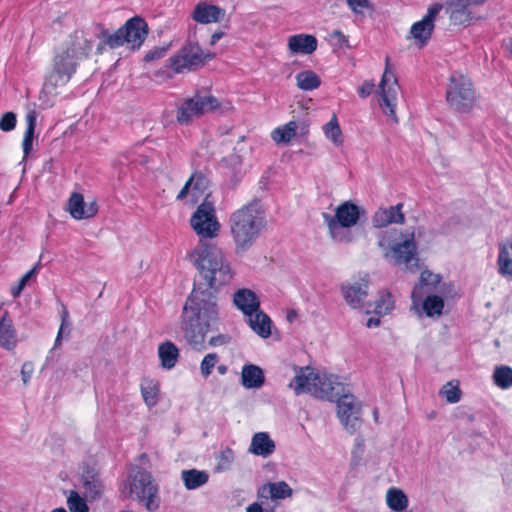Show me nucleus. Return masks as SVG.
<instances>
[{
    "instance_id": "obj_1",
    "label": "nucleus",
    "mask_w": 512,
    "mask_h": 512,
    "mask_svg": "<svg viewBox=\"0 0 512 512\" xmlns=\"http://www.w3.org/2000/svg\"><path fill=\"white\" fill-rule=\"evenodd\" d=\"M190 260L205 284L194 283L183 307L181 328L187 343L203 351L206 335L218 321V289L232 280L234 272L223 251L214 244H199L190 253Z\"/></svg>"
},
{
    "instance_id": "obj_2",
    "label": "nucleus",
    "mask_w": 512,
    "mask_h": 512,
    "mask_svg": "<svg viewBox=\"0 0 512 512\" xmlns=\"http://www.w3.org/2000/svg\"><path fill=\"white\" fill-rule=\"evenodd\" d=\"M92 50V42L83 34L75 33L73 37L55 51L52 69L46 75L44 90L55 93L58 87L65 86L76 73L80 61Z\"/></svg>"
},
{
    "instance_id": "obj_3",
    "label": "nucleus",
    "mask_w": 512,
    "mask_h": 512,
    "mask_svg": "<svg viewBox=\"0 0 512 512\" xmlns=\"http://www.w3.org/2000/svg\"><path fill=\"white\" fill-rule=\"evenodd\" d=\"M266 225V212L260 200L254 199L233 211L229 216L228 226L235 252H247L256 243Z\"/></svg>"
},
{
    "instance_id": "obj_4",
    "label": "nucleus",
    "mask_w": 512,
    "mask_h": 512,
    "mask_svg": "<svg viewBox=\"0 0 512 512\" xmlns=\"http://www.w3.org/2000/svg\"><path fill=\"white\" fill-rule=\"evenodd\" d=\"M377 242L385 259L395 265H405L409 270L418 267V247L414 231L386 229L378 233Z\"/></svg>"
},
{
    "instance_id": "obj_5",
    "label": "nucleus",
    "mask_w": 512,
    "mask_h": 512,
    "mask_svg": "<svg viewBox=\"0 0 512 512\" xmlns=\"http://www.w3.org/2000/svg\"><path fill=\"white\" fill-rule=\"evenodd\" d=\"M295 371L289 387L296 395L308 393L319 399L335 401L346 390L338 376L315 372L309 366L298 367Z\"/></svg>"
},
{
    "instance_id": "obj_6",
    "label": "nucleus",
    "mask_w": 512,
    "mask_h": 512,
    "mask_svg": "<svg viewBox=\"0 0 512 512\" xmlns=\"http://www.w3.org/2000/svg\"><path fill=\"white\" fill-rule=\"evenodd\" d=\"M209 194L197 206L190 218V226L200 238V243H206L219 235L221 224L217 218L214 203L209 201Z\"/></svg>"
},
{
    "instance_id": "obj_7",
    "label": "nucleus",
    "mask_w": 512,
    "mask_h": 512,
    "mask_svg": "<svg viewBox=\"0 0 512 512\" xmlns=\"http://www.w3.org/2000/svg\"><path fill=\"white\" fill-rule=\"evenodd\" d=\"M475 99L471 80L461 73H452L446 90V100L450 107L457 112L468 113L473 108Z\"/></svg>"
},
{
    "instance_id": "obj_8",
    "label": "nucleus",
    "mask_w": 512,
    "mask_h": 512,
    "mask_svg": "<svg viewBox=\"0 0 512 512\" xmlns=\"http://www.w3.org/2000/svg\"><path fill=\"white\" fill-rule=\"evenodd\" d=\"M130 493L142 501L149 511L159 507L157 487L152 483L151 474L143 469H137L129 476Z\"/></svg>"
},
{
    "instance_id": "obj_9",
    "label": "nucleus",
    "mask_w": 512,
    "mask_h": 512,
    "mask_svg": "<svg viewBox=\"0 0 512 512\" xmlns=\"http://www.w3.org/2000/svg\"><path fill=\"white\" fill-rule=\"evenodd\" d=\"M219 106L213 96L196 95L186 99L177 109V121L181 125L189 124L194 118L200 117L208 111H213Z\"/></svg>"
},
{
    "instance_id": "obj_10",
    "label": "nucleus",
    "mask_w": 512,
    "mask_h": 512,
    "mask_svg": "<svg viewBox=\"0 0 512 512\" xmlns=\"http://www.w3.org/2000/svg\"><path fill=\"white\" fill-rule=\"evenodd\" d=\"M337 416L344 428L353 434L360 426L361 405L356 397L346 390L335 400Z\"/></svg>"
},
{
    "instance_id": "obj_11",
    "label": "nucleus",
    "mask_w": 512,
    "mask_h": 512,
    "mask_svg": "<svg viewBox=\"0 0 512 512\" xmlns=\"http://www.w3.org/2000/svg\"><path fill=\"white\" fill-rule=\"evenodd\" d=\"M204 60L201 47L198 44L189 43L167 60V67L179 74L201 65Z\"/></svg>"
},
{
    "instance_id": "obj_12",
    "label": "nucleus",
    "mask_w": 512,
    "mask_h": 512,
    "mask_svg": "<svg viewBox=\"0 0 512 512\" xmlns=\"http://www.w3.org/2000/svg\"><path fill=\"white\" fill-rule=\"evenodd\" d=\"M389 58H386V69L379 83L381 96L380 106L389 116H395V107L397 102V79L393 72L388 70Z\"/></svg>"
},
{
    "instance_id": "obj_13",
    "label": "nucleus",
    "mask_w": 512,
    "mask_h": 512,
    "mask_svg": "<svg viewBox=\"0 0 512 512\" xmlns=\"http://www.w3.org/2000/svg\"><path fill=\"white\" fill-rule=\"evenodd\" d=\"M443 7L444 5L441 3L429 6L425 16L411 26L410 34L421 46L425 45L431 38L435 27V19Z\"/></svg>"
},
{
    "instance_id": "obj_14",
    "label": "nucleus",
    "mask_w": 512,
    "mask_h": 512,
    "mask_svg": "<svg viewBox=\"0 0 512 512\" xmlns=\"http://www.w3.org/2000/svg\"><path fill=\"white\" fill-rule=\"evenodd\" d=\"M486 0H447L446 13L453 25L466 26L473 18L471 7L481 5Z\"/></svg>"
},
{
    "instance_id": "obj_15",
    "label": "nucleus",
    "mask_w": 512,
    "mask_h": 512,
    "mask_svg": "<svg viewBox=\"0 0 512 512\" xmlns=\"http://www.w3.org/2000/svg\"><path fill=\"white\" fill-rule=\"evenodd\" d=\"M365 214L364 208L352 201H345L337 206L334 216H330L326 213L323 215L325 219L337 222L340 226H348L351 228L355 226Z\"/></svg>"
},
{
    "instance_id": "obj_16",
    "label": "nucleus",
    "mask_w": 512,
    "mask_h": 512,
    "mask_svg": "<svg viewBox=\"0 0 512 512\" xmlns=\"http://www.w3.org/2000/svg\"><path fill=\"white\" fill-rule=\"evenodd\" d=\"M341 292L351 308H362L368 295V280L363 278L345 281L341 285Z\"/></svg>"
},
{
    "instance_id": "obj_17",
    "label": "nucleus",
    "mask_w": 512,
    "mask_h": 512,
    "mask_svg": "<svg viewBox=\"0 0 512 512\" xmlns=\"http://www.w3.org/2000/svg\"><path fill=\"white\" fill-rule=\"evenodd\" d=\"M122 27L127 38V44L133 49L140 48L148 35L146 21L139 16H134Z\"/></svg>"
},
{
    "instance_id": "obj_18",
    "label": "nucleus",
    "mask_w": 512,
    "mask_h": 512,
    "mask_svg": "<svg viewBox=\"0 0 512 512\" xmlns=\"http://www.w3.org/2000/svg\"><path fill=\"white\" fill-rule=\"evenodd\" d=\"M403 203L387 208H379L372 216V225L375 228H384L391 224H403L405 215L402 211Z\"/></svg>"
},
{
    "instance_id": "obj_19",
    "label": "nucleus",
    "mask_w": 512,
    "mask_h": 512,
    "mask_svg": "<svg viewBox=\"0 0 512 512\" xmlns=\"http://www.w3.org/2000/svg\"><path fill=\"white\" fill-rule=\"evenodd\" d=\"M208 186L209 179L201 172H194L178 193L177 199L183 200L190 193L193 201L196 202L199 197L207 196Z\"/></svg>"
},
{
    "instance_id": "obj_20",
    "label": "nucleus",
    "mask_w": 512,
    "mask_h": 512,
    "mask_svg": "<svg viewBox=\"0 0 512 512\" xmlns=\"http://www.w3.org/2000/svg\"><path fill=\"white\" fill-rule=\"evenodd\" d=\"M233 304L246 317L260 310V300L256 293L248 288H241L233 294Z\"/></svg>"
},
{
    "instance_id": "obj_21",
    "label": "nucleus",
    "mask_w": 512,
    "mask_h": 512,
    "mask_svg": "<svg viewBox=\"0 0 512 512\" xmlns=\"http://www.w3.org/2000/svg\"><path fill=\"white\" fill-rule=\"evenodd\" d=\"M225 14V11L213 4L200 1L194 7L192 19L200 24H210L218 22Z\"/></svg>"
},
{
    "instance_id": "obj_22",
    "label": "nucleus",
    "mask_w": 512,
    "mask_h": 512,
    "mask_svg": "<svg viewBox=\"0 0 512 512\" xmlns=\"http://www.w3.org/2000/svg\"><path fill=\"white\" fill-rule=\"evenodd\" d=\"M288 49L292 54L309 55L316 51L318 41L311 34H295L288 38Z\"/></svg>"
},
{
    "instance_id": "obj_23",
    "label": "nucleus",
    "mask_w": 512,
    "mask_h": 512,
    "mask_svg": "<svg viewBox=\"0 0 512 512\" xmlns=\"http://www.w3.org/2000/svg\"><path fill=\"white\" fill-rule=\"evenodd\" d=\"M275 442L267 432H257L252 436L248 451L256 456L267 458L274 453Z\"/></svg>"
},
{
    "instance_id": "obj_24",
    "label": "nucleus",
    "mask_w": 512,
    "mask_h": 512,
    "mask_svg": "<svg viewBox=\"0 0 512 512\" xmlns=\"http://www.w3.org/2000/svg\"><path fill=\"white\" fill-rule=\"evenodd\" d=\"M17 345V332L8 311H4L0 317V347L13 350Z\"/></svg>"
},
{
    "instance_id": "obj_25",
    "label": "nucleus",
    "mask_w": 512,
    "mask_h": 512,
    "mask_svg": "<svg viewBox=\"0 0 512 512\" xmlns=\"http://www.w3.org/2000/svg\"><path fill=\"white\" fill-rule=\"evenodd\" d=\"M265 383L262 368L255 364H245L241 371V384L246 389H259Z\"/></svg>"
},
{
    "instance_id": "obj_26",
    "label": "nucleus",
    "mask_w": 512,
    "mask_h": 512,
    "mask_svg": "<svg viewBox=\"0 0 512 512\" xmlns=\"http://www.w3.org/2000/svg\"><path fill=\"white\" fill-rule=\"evenodd\" d=\"M497 270L502 277L512 280V241H506L499 245Z\"/></svg>"
},
{
    "instance_id": "obj_27",
    "label": "nucleus",
    "mask_w": 512,
    "mask_h": 512,
    "mask_svg": "<svg viewBox=\"0 0 512 512\" xmlns=\"http://www.w3.org/2000/svg\"><path fill=\"white\" fill-rule=\"evenodd\" d=\"M250 328L261 338H268L271 335L272 321L261 309L246 316Z\"/></svg>"
},
{
    "instance_id": "obj_28",
    "label": "nucleus",
    "mask_w": 512,
    "mask_h": 512,
    "mask_svg": "<svg viewBox=\"0 0 512 512\" xmlns=\"http://www.w3.org/2000/svg\"><path fill=\"white\" fill-rule=\"evenodd\" d=\"M179 349L172 341H165L158 346V357L163 369H173L179 358Z\"/></svg>"
},
{
    "instance_id": "obj_29",
    "label": "nucleus",
    "mask_w": 512,
    "mask_h": 512,
    "mask_svg": "<svg viewBox=\"0 0 512 512\" xmlns=\"http://www.w3.org/2000/svg\"><path fill=\"white\" fill-rule=\"evenodd\" d=\"M25 120L26 130L22 141L23 160H25L29 156L33 147V141L36 137L35 129L37 123V112L35 110H30L26 114Z\"/></svg>"
},
{
    "instance_id": "obj_30",
    "label": "nucleus",
    "mask_w": 512,
    "mask_h": 512,
    "mask_svg": "<svg viewBox=\"0 0 512 512\" xmlns=\"http://www.w3.org/2000/svg\"><path fill=\"white\" fill-rule=\"evenodd\" d=\"M181 479L187 490H195L208 482L209 474L204 470L188 469L181 472Z\"/></svg>"
},
{
    "instance_id": "obj_31",
    "label": "nucleus",
    "mask_w": 512,
    "mask_h": 512,
    "mask_svg": "<svg viewBox=\"0 0 512 512\" xmlns=\"http://www.w3.org/2000/svg\"><path fill=\"white\" fill-rule=\"evenodd\" d=\"M82 482L86 494H88L92 499H96L100 496L102 483L93 468H87L83 471Z\"/></svg>"
},
{
    "instance_id": "obj_32",
    "label": "nucleus",
    "mask_w": 512,
    "mask_h": 512,
    "mask_svg": "<svg viewBox=\"0 0 512 512\" xmlns=\"http://www.w3.org/2000/svg\"><path fill=\"white\" fill-rule=\"evenodd\" d=\"M141 395L148 407H153L158 402L160 385L154 379H143L140 384Z\"/></svg>"
},
{
    "instance_id": "obj_33",
    "label": "nucleus",
    "mask_w": 512,
    "mask_h": 512,
    "mask_svg": "<svg viewBox=\"0 0 512 512\" xmlns=\"http://www.w3.org/2000/svg\"><path fill=\"white\" fill-rule=\"evenodd\" d=\"M295 80L297 87L302 91H313L321 85V78L312 70L298 72Z\"/></svg>"
},
{
    "instance_id": "obj_34",
    "label": "nucleus",
    "mask_w": 512,
    "mask_h": 512,
    "mask_svg": "<svg viewBox=\"0 0 512 512\" xmlns=\"http://www.w3.org/2000/svg\"><path fill=\"white\" fill-rule=\"evenodd\" d=\"M420 304L427 317H439L443 313L444 299L439 295H427Z\"/></svg>"
},
{
    "instance_id": "obj_35",
    "label": "nucleus",
    "mask_w": 512,
    "mask_h": 512,
    "mask_svg": "<svg viewBox=\"0 0 512 512\" xmlns=\"http://www.w3.org/2000/svg\"><path fill=\"white\" fill-rule=\"evenodd\" d=\"M297 129L298 123L291 120L288 123L275 128L271 133V137L276 143L287 144L296 136Z\"/></svg>"
},
{
    "instance_id": "obj_36",
    "label": "nucleus",
    "mask_w": 512,
    "mask_h": 512,
    "mask_svg": "<svg viewBox=\"0 0 512 512\" xmlns=\"http://www.w3.org/2000/svg\"><path fill=\"white\" fill-rule=\"evenodd\" d=\"M386 502L388 507L395 512H404L408 506L406 494L398 488H390L387 491Z\"/></svg>"
},
{
    "instance_id": "obj_37",
    "label": "nucleus",
    "mask_w": 512,
    "mask_h": 512,
    "mask_svg": "<svg viewBox=\"0 0 512 512\" xmlns=\"http://www.w3.org/2000/svg\"><path fill=\"white\" fill-rule=\"evenodd\" d=\"M331 238L339 243H350L353 241V235L348 226H340L337 222L325 219Z\"/></svg>"
},
{
    "instance_id": "obj_38",
    "label": "nucleus",
    "mask_w": 512,
    "mask_h": 512,
    "mask_svg": "<svg viewBox=\"0 0 512 512\" xmlns=\"http://www.w3.org/2000/svg\"><path fill=\"white\" fill-rule=\"evenodd\" d=\"M323 133L334 145L340 146L343 144V134L340 128L338 118L334 114L331 119L322 127Z\"/></svg>"
},
{
    "instance_id": "obj_39",
    "label": "nucleus",
    "mask_w": 512,
    "mask_h": 512,
    "mask_svg": "<svg viewBox=\"0 0 512 512\" xmlns=\"http://www.w3.org/2000/svg\"><path fill=\"white\" fill-rule=\"evenodd\" d=\"M494 384L503 389L507 390L512 387V368L506 365H501L495 368L493 372Z\"/></svg>"
},
{
    "instance_id": "obj_40",
    "label": "nucleus",
    "mask_w": 512,
    "mask_h": 512,
    "mask_svg": "<svg viewBox=\"0 0 512 512\" xmlns=\"http://www.w3.org/2000/svg\"><path fill=\"white\" fill-rule=\"evenodd\" d=\"M101 38L103 42L112 49L121 47L127 43V38L125 36L123 27L119 28L113 33H110L107 29H104L101 32Z\"/></svg>"
},
{
    "instance_id": "obj_41",
    "label": "nucleus",
    "mask_w": 512,
    "mask_h": 512,
    "mask_svg": "<svg viewBox=\"0 0 512 512\" xmlns=\"http://www.w3.org/2000/svg\"><path fill=\"white\" fill-rule=\"evenodd\" d=\"M85 201L82 194L74 192L69 198L68 209L74 219L82 220L84 215Z\"/></svg>"
},
{
    "instance_id": "obj_42",
    "label": "nucleus",
    "mask_w": 512,
    "mask_h": 512,
    "mask_svg": "<svg viewBox=\"0 0 512 512\" xmlns=\"http://www.w3.org/2000/svg\"><path fill=\"white\" fill-rule=\"evenodd\" d=\"M40 267V264L37 263L33 268H31L29 271H27L18 281L17 284L12 285L10 288V294L15 299L18 298L28 282L36 277L37 271Z\"/></svg>"
},
{
    "instance_id": "obj_43",
    "label": "nucleus",
    "mask_w": 512,
    "mask_h": 512,
    "mask_svg": "<svg viewBox=\"0 0 512 512\" xmlns=\"http://www.w3.org/2000/svg\"><path fill=\"white\" fill-rule=\"evenodd\" d=\"M267 487L270 497L274 500L285 499L292 495V489L285 481L269 483Z\"/></svg>"
},
{
    "instance_id": "obj_44",
    "label": "nucleus",
    "mask_w": 512,
    "mask_h": 512,
    "mask_svg": "<svg viewBox=\"0 0 512 512\" xmlns=\"http://www.w3.org/2000/svg\"><path fill=\"white\" fill-rule=\"evenodd\" d=\"M67 506L71 512H89L86 500L74 490L69 492Z\"/></svg>"
},
{
    "instance_id": "obj_45",
    "label": "nucleus",
    "mask_w": 512,
    "mask_h": 512,
    "mask_svg": "<svg viewBox=\"0 0 512 512\" xmlns=\"http://www.w3.org/2000/svg\"><path fill=\"white\" fill-rule=\"evenodd\" d=\"M219 362V356L216 353H208L200 363V372L204 378L211 375L216 364Z\"/></svg>"
},
{
    "instance_id": "obj_46",
    "label": "nucleus",
    "mask_w": 512,
    "mask_h": 512,
    "mask_svg": "<svg viewBox=\"0 0 512 512\" xmlns=\"http://www.w3.org/2000/svg\"><path fill=\"white\" fill-rule=\"evenodd\" d=\"M235 455L234 451L230 448H226L223 451H221L219 457H218V463L216 466V471L223 472L230 469L233 461H234Z\"/></svg>"
},
{
    "instance_id": "obj_47",
    "label": "nucleus",
    "mask_w": 512,
    "mask_h": 512,
    "mask_svg": "<svg viewBox=\"0 0 512 512\" xmlns=\"http://www.w3.org/2000/svg\"><path fill=\"white\" fill-rule=\"evenodd\" d=\"M394 308V301L389 293H383L380 298L376 301L374 308L377 314H388Z\"/></svg>"
},
{
    "instance_id": "obj_48",
    "label": "nucleus",
    "mask_w": 512,
    "mask_h": 512,
    "mask_svg": "<svg viewBox=\"0 0 512 512\" xmlns=\"http://www.w3.org/2000/svg\"><path fill=\"white\" fill-rule=\"evenodd\" d=\"M126 159L132 164L146 165L148 163V156L143 154V146L139 145L133 150L129 151Z\"/></svg>"
},
{
    "instance_id": "obj_49",
    "label": "nucleus",
    "mask_w": 512,
    "mask_h": 512,
    "mask_svg": "<svg viewBox=\"0 0 512 512\" xmlns=\"http://www.w3.org/2000/svg\"><path fill=\"white\" fill-rule=\"evenodd\" d=\"M420 281L415 284L411 292L412 307L417 309L424 299V295L429 291Z\"/></svg>"
},
{
    "instance_id": "obj_50",
    "label": "nucleus",
    "mask_w": 512,
    "mask_h": 512,
    "mask_svg": "<svg viewBox=\"0 0 512 512\" xmlns=\"http://www.w3.org/2000/svg\"><path fill=\"white\" fill-rule=\"evenodd\" d=\"M17 117L14 112H5L0 117V130L3 132H10L16 127Z\"/></svg>"
},
{
    "instance_id": "obj_51",
    "label": "nucleus",
    "mask_w": 512,
    "mask_h": 512,
    "mask_svg": "<svg viewBox=\"0 0 512 512\" xmlns=\"http://www.w3.org/2000/svg\"><path fill=\"white\" fill-rule=\"evenodd\" d=\"M448 403L454 404L460 401L461 390L458 386H452L450 383L445 385L441 390Z\"/></svg>"
},
{
    "instance_id": "obj_52",
    "label": "nucleus",
    "mask_w": 512,
    "mask_h": 512,
    "mask_svg": "<svg viewBox=\"0 0 512 512\" xmlns=\"http://www.w3.org/2000/svg\"><path fill=\"white\" fill-rule=\"evenodd\" d=\"M419 281L429 289L434 288L440 281L441 277L429 270H423L420 274Z\"/></svg>"
},
{
    "instance_id": "obj_53",
    "label": "nucleus",
    "mask_w": 512,
    "mask_h": 512,
    "mask_svg": "<svg viewBox=\"0 0 512 512\" xmlns=\"http://www.w3.org/2000/svg\"><path fill=\"white\" fill-rule=\"evenodd\" d=\"M346 3L355 15H363L364 10L371 7L369 0H346Z\"/></svg>"
},
{
    "instance_id": "obj_54",
    "label": "nucleus",
    "mask_w": 512,
    "mask_h": 512,
    "mask_svg": "<svg viewBox=\"0 0 512 512\" xmlns=\"http://www.w3.org/2000/svg\"><path fill=\"white\" fill-rule=\"evenodd\" d=\"M364 452V440L361 437H357L355 439L354 448L351 453V463L352 465H358L361 461L362 454Z\"/></svg>"
},
{
    "instance_id": "obj_55",
    "label": "nucleus",
    "mask_w": 512,
    "mask_h": 512,
    "mask_svg": "<svg viewBox=\"0 0 512 512\" xmlns=\"http://www.w3.org/2000/svg\"><path fill=\"white\" fill-rule=\"evenodd\" d=\"M375 89V84L373 81H364L361 86L358 88V94L361 98H367L370 96Z\"/></svg>"
},
{
    "instance_id": "obj_56",
    "label": "nucleus",
    "mask_w": 512,
    "mask_h": 512,
    "mask_svg": "<svg viewBox=\"0 0 512 512\" xmlns=\"http://www.w3.org/2000/svg\"><path fill=\"white\" fill-rule=\"evenodd\" d=\"M67 317H68L67 311H64L63 315H62V322H61L57 337L55 339L53 348H57L59 345H61L63 333L66 328H69V323L67 321Z\"/></svg>"
},
{
    "instance_id": "obj_57",
    "label": "nucleus",
    "mask_w": 512,
    "mask_h": 512,
    "mask_svg": "<svg viewBox=\"0 0 512 512\" xmlns=\"http://www.w3.org/2000/svg\"><path fill=\"white\" fill-rule=\"evenodd\" d=\"M165 54H166L165 48H155V49H152L149 52H147V54L144 57V60L146 62L158 60V59L164 57Z\"/></svg>"
},
{
    "instance_id": "obj_58",
    "label": "nucleus",
    "mask_w": 512,
    "mask_h": 512,
    "mask_svg": "<svg viewBox=\"0 0 512 512\" xmlns=\"http://www.w3.org/2000/svg\"><path fill=\"white\" fill-rule=\"evenodd\" d=\"M33 364L31 362H25L21 368V376L24 384H27L33 374Z\"/></svg>"
},
{
    "instance_id": "obj_59",
    "label": "nucleus",
    "mask_w": 512,
    "mask_h": 512,
    "mask_svg": "<svg viewBox=\"0 0 512 512\" xmlns=\"http://www.w3.org/2000/svg\"><path fill=\"white\" fill-rule=\"evenodd\" d=\"M330 36L337 41L340 47H348V37L341 30H334Z\"/></svg>"
},
{
    "instance_id": "obj_60",
    "label": "nucleus",
    "mask_w": 512,
    "mask_h": 512,
    "mask_svg": "<svg viewBox=\"0 0 512 512\" xmlns=\"http://www.w3.org/2000/svg\"><path fill=\"white\" fill-rule=\"evenodd\" d=\"M98 212V205L96 201L85 203L83 219H88L95 216Z\"/></svg>"
},
{
    "instance_id": "obj_61",
    "label": "nucleus",
    "mask_w": 512,
    "mask_h": 512,
    "mask_svg": "<svg viewBox=\"0 0 512 512\" xmlns=\"http://www.w3.org/2000/svg\"><path fill=\"white\" fill-rule=\"evenodd\" d=\"M229 336L224 334H219L217 336H213L209 340V345L212 347H219L225 345L229 342Z\"/></svg>"
},
{
    "instance_id": "obj_62",
    "label": "nucleus",
    "mask_w": 512,
    "mask_h": 512,
    "mask_svg": "<svg viewBox=\"0 0 512 512\" xmlns=\"http://www.w3.org/2000/svg\"><path fill=\"white\" fill-rule=\"evenodd\" d=\"M224 36L223 31H216L212 34L210 44L215 45Z\"/></svg>"
},
{
    "instance_id": "obj_63",
    "label": "nucleus",
    "mask_w": 512,
    "mask_h": 512,
    "mask_svg": "<svg viewBox=\"0 0 512 512\" xmlns=\"http://www.w3.org/2000/svg\"><path fill=\"white\" fill-rule=\"evenodd\" d=\"M246 512H264L262 506L255 502L246 508Z\"/></svg>"
},
{
    "instance_id": "obj_64",
    "label": "nucleus",
    "mask_w": 512,
    "mask_h": 512,
    "mask_svg": "<svg viewBox=\"0 0 512 512\" xmlns=\"http://www.w3.org/2000/svg\"><path fill=\"white\" fill-rule=\"evenodd\" d=\"M379 324H380V319L375 318V317H370L366 322V326L368 328L377 327Z\"/></svg>"
}]
</instances>
